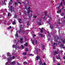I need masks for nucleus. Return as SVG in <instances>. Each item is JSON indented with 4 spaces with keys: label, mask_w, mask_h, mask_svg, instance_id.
<instances>
[{
    "label": "nucleus",
    "mask_w": 65,
    "mask_h": 65,
    "mask_svg": "<svg viewBox=\"0 0 65 65\" xmlns=\"http://www.w3.org/2000/svg\"><path fill=\"white\" fill-rule=\"evenodd\" d=\"M27 6H25V7L26 8V9L27 10V13H30V12H32V10L31 11L30 10V7H29L28 8H27Z\"/></svg>",
    "instance_id": "obj_1"
},
{
    "label": "nucleus",
    "mask_w": 65,
    "mask_h": 65,
    "mask_svg": "<svg viewBox=\"0 0 65 65\" xmlns=\"http://www.w3.org/2000/svg\"><path fill=\"white\" fill-rule=\"evenodd\" d=\"M28 0H26L24 2H22V3H23L24 4H25V7L26 6H27V5H28Z\"/></svg>",
    "instance_id": "obj_2"
},
{
    "label": "nucleus",
    "mask_w": 65,
    "mask_h": 65,
    "mask_svg": "<svg viewBox=\"0 0 65 65\" xmlns=\"http://www.w3.org/2000/svg\"><path fill=\"white\" fill-rule=\"evenodd\" d=\"M10 10L11 12H12V11H13L14 12H15V11L14 10V8H12V6H10Z\"/></svg>",
    "instance_id": "obj_3"
},
{
    "label": "nucleus",
    "mask_w": 65,
    "mask_h": 65,
    "mask_svg": "<svg viewBox=\"0 0 65 65\" xmlns=\"http://www.w3.org/2000/svg\"><path fill=\"white\" fill-rule=\"evenodd\" d=\"M41 23H42V21H41V20H40L39 21H38L37 23H38V25H41Z\"/></svg>",
    "instance_id": "obj_4"
},
{
    "label": "nucleus",
    "mask_w": 65,
    "mask_h": 65,
    "mask_svg": "<svg viewBox=\"0 0 65 65\" xmlns=\"http://www.w3.org/2000/svg\"><path fill=\"white\" fill-rule=\"evenodd\" d=\"M7 55L8 57H9V58L10 59H11V55L10 54V53H7Z\"/></svg>",
    "instance_id": "obj_5"
},
{
    "label": "nucleus",
    "mask_w": 65,
    "mask_h": 65,
    "mask_svg": "<svg viewBox=\"0 0 65 65\" xmlns=\"http://www.w3.org/2000/svg\"><path fill=\"white\" fill-rule=\"evenodd\" d=\"M17 45H13V48H15L16 50H17Z\"/></svg>",
    "instance_id": "obj_6"
},
{
    "label": "nucleus",
    "mask_w": 65,
    "mask_h": 65,
    "mask_svg": "<svg viewBox=\"0 0 65 65\" xmlns=\"http://www.w3.org/2000/svg\"><path fill=\"white\" fill-rule=\"evenodd\" d=\"M58 54V52H57L56 51H55L54 52V53H53V54L54 55H56V54Z\"/></svg>",
    "instance_id": "obj_7"
},
{
    "label": "nucleus",
    "mask_w": 65,
    "mask_h": 65,
    "mask_svg": "<svg viewBox=\"0 0 65 65\" xmlns=\"http://www.w3.org/2000/svg\"><path fill=\"white\" fill-rule=\"evenodd\" d=\"M36 58H37L36 60H37V61L38 60H39V59L40 58V57H39V56H37L36 57Z\"/></svg>",
    "instance_id": "obj_8"
},
{
    "label": "nucleus",
    "mask_w": 65,
    "mask_h": 65,
    "mask_svg": "<svg viewBox=\"0 0 65 65\" xmlns=\"http://www.w3.org/2000/svg\"><path fill=\"white\" fill-rule=\"evenodd\" d=\"M20 43H23V39H22V38H21L20 39Z\"/></svg>",
    "instance_id": "obj_9"
},
{
    "label": "nucleus",
    "mask_w": 65,
    "mask_h": 65,
    "mask_svg": "<svg viewBox=\"0 0 65 65\" xmlns=\"http://www.w3.org/2000/svg\"><path fill=\"white\" fill-rule=\"evenodd\" d=\"M19 27L20 29H23V27H22V25L21 24L20 26H19Z\"/></svg>",
    "instance_id": "obj_10"
},
{
    "label": "nucleus",
    "mask_w": 65,
    "mask_h": 65,
    "mask_svg": "<svg viewBox=\"0 0 65 65\" xmlns=\"http://www.w3.org/2000/svg\"><path fill=\"white\" fill-rule=\"evenodd\" d=\"M39 63H40V65H43V64H42V61L41 60H40V61L39 62Z\"/></svg>",
    "instance_id": "obj_11"
},
{
    "label": "nucleus",
    "mask_w": 65,
    "mask_h": 65,
    "mask_svg": "<svg viewBox=\"0 0 65 65\" xmlns=\"http://www.w3.org/2000/svg\"><path fill=\"white\" fill-rule=\"evenodd\" d=\"M24 45H25V46H26V47L28 46V42H26L25 44H24Z\"/></svg>",
    "instance_id": "obj_12"
},
{
    "label": "nucleus",
    "mask_w": 65,
    "mask_h": 65,
    "mask_svg": "<svg viewBox=\"0 0 65 65\" xmlns=\"http://www.w3.org/2000/svg\"><path fill=\"white\" fill-rule=\"evenodd\" d=\"M31 40L32 42V43L33 44H34V41H35V40H33L32 39H31Z\"/></svg>",
    "instance_id": "obj_13"
},
{
    "label": "nucleus",
    "mask_w": 65,
    "mask_h": 65,
    "mask_svg": "<svg viewBox=\"0 0 65 65\" xmlns=\"http://www.w3.org/2000/svg\"><path fill=\"white\" fill-rule=\"evenodd\" d=\"M15 61H13L12 63L11 64H12V65H14L15 64Z\"/></svg>",
    "instance_id": "obj_14"
},
{
    "label": "nucleus",
    "mask_w": 65,
    "mask_h": 65,
    "mask_svg": "<svg viewBox=\"0 0 65 65\" xmlns=\"http://www.w3.org/2000/svg\"><path fill=\"white\" fill-rule=\"evenodd\" d=\"M53 26H54L52 25H50V28H51V29H53Z\"/></svg>",
    "instance_id": "obj_15"
},
{
    "label": "nucleus",
    "mask_w": 65,
    "mask_h": 65,
    "mask_svg": "<svg viewBox=\"0 0 65 65\" xmlns=\"http://www.w3.org/2000/svg\"><path fill=\"white\" fill-rule=\"evenodd\" d=\"M21 20H22V19H21V18H20L19 19L18 21L19 23H21Z\"/></svg>",
    "instance_id": "obj_16"
},
{
    "label": "nucleus",
    "mask_w": 65,
    "mask_h": 65,
    "mask_svg": "<svg viewBox=\"0 0 65 65\" xmlns=\"http://www.w3.org/2000/svg\"><path fill=\"white\" fill-rule=\"evenodd\" d=\"M60 12H61V9H60V11H58L57 12V13H59Z\"/></svg>",
    "instance_id": "obj_17"
},
{
    "label": "nucleus",
    "mask_w": 65,
    "mask_h": 65,
    "mask_svg": "<svg viewBox=\"0 0 65 65\" xmlns=\"http://www.w3.org/2000/svg\"><path fill=\"white\" fill-rule=\"evenodd\" d=\"M60 6H59L58 7H56V8H57V9L59 10V9H60Z\"/></svg>",
    "instance_id": "obj_18"
},
{
    "label": "nucleus",
    "mask_w": 65,
    "mask_h": 65,
    "mask_svg": "<svg viewBox=\"0 0 65 65\" xmlns=\"http://www.w3.org/2000/svg\"><path fill=\"white\" fill-rule=\"evenodd\" d=\"M12 24L13 25H15L16 24V23H15V22L14 21H13L12 23Z\"/></svg>",
    "instance_id": "obj_19"
},
{
    "label": "nucleus",
    "mask_w": 65,
    "mask_h": 65,
    "mask_svg": "<svg viewBox=\"0 0 65 65\" xmlns=\"http://www.w3.org/2000/svg\"><path fill=\"white\" fill-rule=\"evenodd\" d=\"M27 12H26V11H24V14L25 15H27Z\"/></svg>",
    "instance_id": "obj_20"
},
{
    "label": "nucleus",
    "mask_w": 65,
    "mask_h": 65,
    "mask_svg": "<svg viewBox=\"0 0 65 65\" xmlns=\"http://www.w3.org/2000/svg\"><path fill=\"white\" fill-rule=\"evenodd\" d=\"M33 18L36 19L37 18V16L36 15H34L33 16Z\"/></svg>",
    "instance_id": "obj_21"
},
{
    "label": "nucleus",
    "mask_w": 65,
    "mask_h": 65,
    "mask_svg": "<svg viewBox=\"0 0 65 65\" xmlns=\"http://www.w3.org/2000/svg\"><path fill=\"white\" fill-rule=\"evenodd\" d=\"M8 62H10V61H11V59H10L9 58H8Z\"/></svg>",
    "instance_id": "obj_22"
},
{
    "label": "nucleus",
    "mask_w": 65,
    "mask_h": 65,
    "mask_svg": "<svg viewBox=\"0 0 65 65\" xmlns=\"http://www.w3.org/2000/svg\"><path fill=\"white\" fill-rule=\"evenodd\" d=\"M44 14H45V15H46V16H47V12H45Z\"/></svg>",
    "instance_id": "obj_23"
},
{
    "label": "nucleus",
    "mask_w": 65,
    "mask_h": 65,
    "mask_svg": "<svg viewBox=\"0 0 65 65\" xmlns=\"http://www.w3.org/2000/svg\"><path fill=\"white\" fill-rule=\"evenodd\" d=\"M32 15H33V14H31L30 16H29V18H31L32 16Z\"/></svg>",
    "instance_id": "obj_24"
},
{
    "label": "nucleus",
    "mask_w": 65,
    "mask_h": 65,
    "mask_svg": "<svg viewBox=\"0 0 65 65\" xmlns=\"http://www.w3.org/2000/svg\"><path fill=\"white\" fill-rule=\"evenodd\" d=\"M42 48H43V50H44V45H43L42 46Z\"/></svg>",
    "instance_id": "obj_25"
},
{
    "label": "nucleus",
    "mask_w": 65,
    "mask_h": 65,
    "mask_svg": "<svg viewBox=\"0 0 65 65\" xmlns=\"http://www.w3.org/2000/svg\"><path fill=\"white\" fill-rule=\"evenodd\" d=\"M22 31V29H20V31H19V33H21V31Z\"/></svg>",
    "instance_id": "obj_26"
},
{
    "label": "nucleus",
    "mask_w": 65,
    "mask_h": 65,
    "mask_svg": "<svg viewBox=\"0 0 65 65\" xmlns=\"http://www.w3.org/2000/svg\"><path fill=\"white\" fill-rule=\"evenodd\" d=\"M23 54L24 55H26V53H23Z\"/></svg>",
    "instance_id": "obj_27"
},
{
    "label": "nucleus",
    "mask_w": 65,
    "mask_h": 65,
    "mask_svg": "<svg viewBox=\"0 0 65 65\" xmlns=\"http://www.w3.org/2000/svg\"><path fill=\"white\" fill-rule=\"evenodd\" d=\"M24 64H27V62L26 61H24Z\"/></svg>",
    "instance_id": "obj_28"
},
{
    "label": "nucleus",
    "mask_w": 65,
    "mask_h": 65,
    "mask_svg": "<svg viewBox=\"0 0 65 65\" xmlns=\"http://www.w3.org/2000/svg\"><path fill=\"white\" fill-rule=\"evenodd\" d=\"M40 36H41V37H42V36H43V35H42V34H40Z\"/></svg>",
    "instance_id": "obj_29"
},
{
    "label": "nucleus",
    "mask_w": 65,
    "mask_h": 65,
    "mask_svg": "<svg viewBox=\"0 0 65 65\" xmlns=\"http://www.w3.org/2000/svg\"><path fill=\"white\" fill-rule=\"evenodd\" d=\"M15 36H16V37H18V34H16L15 35Z\"/></svg>",
    "instance_id": "obj_30"
},
{
    "label": "nucleus",
    "mask_w": 65,
    "mask_h": 65,
    "mask_svg": "<svg viewBox=\"0 0 65 65\" xmlns=\"http://www.w3.org/2000/svg\"><path fill=\"white\" fill-rule=\"evenodd\" d=\"M43 19L44 20H46V18H45V16H44L43 17Z\"/></svg>",
    "instance_id": "obj_31"
},
{
    "label": "nucleus",
    "mask_w": 65,
    "mask_h": 65,
    "mask_svg": "<svg viewBox=\"0 0 65 65\" xmlns=\"http://www.w3.org/2000/svg\"><path fill=\"white\" fill-rule=\"evenodd\" d=\"M28 50V49L27 48H26L25 49V51L27 52H28V50Z\"/></svg>",
    "instance_id": "obj_32"
},
{
    "label": "nucleus",
    "mask_w": 65,
    "mask_h": 65,
    "mask_svg": "<svg viewBox=\"0 0 65 65\" xmlns=\"http://www.w3.org/2000/svg\"><path fill=\"white\" fill-rule=\"evenodd\" d=\"M57 59H61V58H60V57H57L56 58Z\"/></svg>",
    "instance_id": "obj_33"
},
{
    "label": "nucleus",
    "mask_w": 65,
    "mask_h": 65,
    "mask_svg": "<svg viewBox=\"0 0 65 65\" xmlns=\"http://www.w3.org/2000/svg\"><path fill=\"white\" fill-rule=\"evenodd\" d=\"M6 65H9V64H8V62H7L6 63Z\"/></svg>",
    "instance_id": "obj_34"
},
{
    "label": "nucleus",
    "mask_w": 65,
    "mask_h": 65,
    "mask_svg": "<svg viewBox=\"0 0 65 65\" xmlns=\"http://www.w3.org/2000/svg\"><path fill=\"white\" fill-rule=\"evenodd\" d=\"M38 50L37 49V51H36V53H37V55H38Z\"/></svg>",
    "instance_id": "obj_35"
},
{
    "label": "nucleus",
    "mask_w": 65,
    "mask_h": 65,
    "mask_svg": "<svg viewBox=\"0 0 65 65\" xmlns=\"http://www.w3.org/2000/svg\"><path fill=\"white\" fill-rule=\"evenodd\" d=\"M55 44H56V45H57V43H54V45H55Z\"/></svg>",
    "instance_id": "obj_36"
},
{
    "label": "nucleus",
    "mask_w": 65,
    "mask_h": 65,
    "mask_svg": "<svg viewBox=\"0 0 65 65\" xmlns=\"http://www.w3.org/2000/svg\"><path fill=\"white\" fill-rule=\"evenodd\" d=\"M35 43H36V44H38V42H37V41L36 40V41Z\"/></svg>",
    "instance_id": "obj_37"
},
{
    "label": "nucleus",
    "mask_w": 65,
    "mask_h": 65,
    "mask_svg": "<svg viewBox=\"0 0 65 65\" xmlns=\"http://www.w3.org/2000/svg\"><path fill=\"white\" fill-rule=\"evenodd\" d=\"M55 41H56V42H58V41H57V40L56 39H55L54 40Z\"/></svg>",
    "instance_id": "obj_38"
},
{
    "label": "nucleus",
    "mask_w": 65,
    "mask_h": 65,
    "mask_svg": "<svg viewBox=\"0 0 65 65\" xmlns=\"http://www.w3.org/2000/svg\"><path fill=\"white\" fill-rule=\"evenodd\" d=\"M10 13L9 12L8 13V17H9V15H10Z\"/></svg>",
    "instance_id": "obj_39"
},
{
    "label": "nucleus",
    "mask_w": 65,
    "mask_h": 65,
    "mask_svg": "<svg viewBox=\"0 0 65 65\" xmlns=\"http://www.w3.org/2000/svg\"><path fill=\"white\" fill-rule=\"evenodd\" d=\"M14 4L15 5V6H16V5H17V3H14Z\"/></svg>",
    "instance_id": "obj_40"
},
{
    "label": "nucleus",
    "mask_w": 65,
    "mask_h": 65,
    "mask_svg": "<svg viewBox=\"0 0 65 65\" xmlns=\"http://www.w3.org/2000/svg\"><path fill=\"white\" fill-rule=\"evenodd\" d=\"M60 5L61 6H62V5H63V4H62V2H61L60 4Z\"/></svg>",
    "instance_id": "obj_41"
},
{
    "label": "nucleus",
    "mask_w": 65,
    "mask_h": 65,
    "mask_svg": "<svg viewBox=\"0 0 65 65\" xmlns=\"http://www.w3.org/2000/svg\"><path fill=\"white\" fill-rule=\"evenodd\" d=\"M41 32V33H43V31H42V29H40Z\"/></svg>",
    "instance_id": "obj_42"
},
{
    "label": "nucleus",
    "mask_w": 65,
    "mask_h": 65,
    "mask_svg": "<svg viewBox=\"0 0 65 65\" xmlns=\"http://www.w3.org/2000/svg\"><path fill=\"white\" fill-rule=\"evenodd\" d=\"M17 17V16L16 15H14V18H16Z\"/></svg>",
    "instance_id": "obj_43"
},
{
    "label": "nucleus",
    "mask_w": 65,
    "mask_h": 65,
    "mask_svg": "<svg viewBox=\"0 0 65 65\" xmlns=\"http://www.w3.org/2000/svg\"><path fill=\"white\" fill-rule=\"evenodd\" d=\"M53 47L54 49H55V45H53Z\"/></svg>",
    "instance_id": "obj_44"
},
{
    "label": "nucleus",
    "mask_w": 65,
    "mask_h": 65,
    "mask_svg": "<svg viewBox=\"0 0 65 65\" xmlns=\"http://www.w3.org/2000/svg\"><path fill=\"white\" fill-rule=\"evenodd\" d=\"M63 15H64V13H61V16H63Z\"/></svg>",
    "instance_id": "obj_45"
},
{
    "label": "nucleus",
    "mask_w": 65,
    "mask_h": 65,
    "mask_svg": "<svg viewBox=\"0 0 65 65\" xmlns=\"http://www.w3.org/2000/svg\"><path fill=\"white\" fill-rule=\"evenodd\" d=\"M36 35H35L34 34H33V36H34V37H35V36H36Z\"/></svg>",
    "instance_id": "obj_46"
},
{
    "label": "nucleus",
    "mask_w": 65,
    "mask_h": 65,
    "mask_svg": "<svg viewBox=\"0 0 65 65\" xmlns=\"http://www.w3.org/2000/svg\"><path fill=\"white\" fill-rule=\"evenodd\" d=\"M50 21H47V22L48 23V24H50Z\"/></svg>",
    "instance_id": "obj_47"
},
{
    "label": "nucleus",
    "mask_w": 65,
    "mask_h": 65,
    "mask_svg": "<svg viewBox=\"0 0 65 65\" xmlns=\"http://www.w3.org/2000/svg\"><path fill=\"white\" fill-rule=\"evenodd\" d=\"M63 3H65V1H64V0H62Z\"/></svg>",
    "instance_id": "obj_48"
},
{
    "label": "nucleus",
    "mask_w": 65,
    "mask_h": 65,
    "mask_svg": "<svg viewBox=\"0 0 65 65\" xmlns=\"http://www.w3.org/2000/svg\"><path fill=\"white\" fill-rule=\"evenodd\" d=\"M12 59H15V57L14 56H13V58Z\"/></svg>",
    "instance_id": "obj_49"
},
{
    "label": "nucleus",
    "mask_w": 65,
    "mask_h": 65,
    "mask_svg": "<svg viewBox=\"0 0 65 65\" xmlns=\"http://www.w3.org/2000/svg\"><path fill=\"white\" fill-rule=\"evenodd\" d=\"M57 65H60V63H58Z\"/></svg>",
    "instance_id": "obj_50"
},
{
    "label": "nucleus",
    "mask_w": 65,
    "mask_h": 65,
    "mask_svg": "<svg viewBox=\"0 0 65 65\" xmlns=\"http://www.w3.org/2000/svg\"><path fill=\"white\" fill-rule=\"evenodd\" d=\"M54 40H55V39H56V37H55L54 36Z\"/></svg>",
    "instance_id": "obj_51"
},
{
    "label": "nucleus",
    "mask_w": 65,
    "mask_h": 65,
    "mask_svg": "<svg viewBox=\"0 0 65 65\" xmlns=\"http://www.w3.org/2000/svg\"><path fill=\"white\" fill-rule=\"evenodd\" d=\"M21 47H24V46H23V45H21Z\"/></svg>",
    "instance_id": "obj_52"
},
{
    "label": "nucleus",
    "mask_w": 65,
    "mask_h": 65,
    "mask_svg": "<svg viewBox=\"0 0 65 65\" xmlns=\"http://www.w3.org/2000/svg\"><path fill=\"white\" fill-rule=\"evenodd\" d=\"M18 3L20 4H22L21 3V2H18Z\"/></svg>",
    "instance_id": "obj_53"
},
{
    "label": "nucleus",
    "mask_w": 65,
    "mask_h": 65,
    "mask_svg": "<svg viewBox=\"0 0 65 65\" xmlns=\"http://www.w3.org/2000/svg\"><path fill=\"white\" fill-rule=\"evenodd\" d=\"M55 57H54L53 58V61H55Z\"/></svg>",
    "instance_id": "obj_54"
},
{
    "label": "nucleus",
    "mask_w": 65,
    "mask_h": 65,
    "mask_svg": "<svg viewBox=\"0 0 65 65\" xmlns=\"http://www.w3.org/2000/svg\"><path fill=\"white\" fill-rule=\"evenodd\" d=\"M9 28L10 29H11V26H9Z\"/></svg>",
    "instance_id": "obj_55"
},
{
    "label": "nucleus",
    "mask_w": 65,
    "mask_h": 65,
    "mask_svg": "<svg viewBox=\"0 0 65 65\" xmlns=\"http://www.w3.org/2000/svg\"><path fill=\"white\" fill-rule=\"evenodd\" d=\"M29 22H28L27 24V25L28 26V25H29Z\"/></svg>",
    "instance_id": "obj_56"
},
{
    "label": "nucleus",
    "mask_w": 65,
    "mask_h": 65,
    "mask_svg": "<svg viewBox=\"0 0 65 65\" xmlns=\"http://www.w3.org/2000/svg\"><path fill=\"white\" fill-rule=\"evenodd\" d=\"M24 59H26V57H24Z\"/></svg>",
    "instance_id": "obj_57"
},
{
    "label": "nucleus",
    "mask_w": 65,
    "mask_h": 65,
    "mask_svg": "<svg viewBox=\"0 0 65 65\" xmlns=\"http://www.w3.org/2000/svg\"><path fill=\"white\" fill-rule=\"evenodd\" d=\"M50 33H49L48 34H47V35H48V36H50Z\"/></svg>",
    "instance_id": "obj_58"
},
{
    "label": "nucleus",
    "mask_w": 65,
    "mask_h": 65,
    "mask_svg": "<svg viewBox=\"0 0 65 65\" xmlns=\"http://www.w3.org/2000/svg\"><path fill=\"white\" fill-rule=\"evenodd\" d=\"M45 62H44L43 63V65H45Z\"/></svg>",
    "instance_id": "obj_59"
},
{
    "label": "nucleus",
    "mask_w": 65,
    "mask_h": 65,
    "mask_svg": "<svg viewBox=\"0 0 65 65\" xmlns=\"http://www.w3.org/2000/svg\"><path fill=\"white\" fill-rule=\"evenodd\" d=\"M61 46H63V45L61 44Z\"/></svg>",
    "instance_id": "obj_60"
},
{
    "label": "nucleus",
    "mask_w": 65,
    "mask_h": 65,
    "mask_svg": "<svg viewBox=\"0 0 65 65\" xmlns=\"http://www.w3.org/2000/svg\"><path fill=\"white\" fill-rule=\"evenodd\" d=\"M63 59H64V60H65V56H64V57H63Z\"/></svg>",
    "instance_id": "obj_61"
},
{
    "label": "nucleus",
    "mask_w": 65,
    "mask_h": 65,
    "mask_svg": "<svg viewBox=\"0 0 65 65\" xmlns=\"http://www.w3.org/2000/svg\"><path fill=\"white\" fill-rule=\"evenodd\" d=\"M9 4H11V2L9 3Z\"/></svg>",
    "instance_id": "obj_62"
},
{
    "label": "nucleus",
    "mask_w": 65,
    "mask_h": 65,
    "mask_svg": "<svg viewBox=\"0 0 65 65\" xmlns=\"http://www.w3.org/2000/svg\"><path fill=\"white\" fill-rule=\"evenodd\" d=\"M23 31L24 32L25 31V30H23Z\"/></svg>",
    "instance_id": "obj_63"
},
{
    "label": "nucleus",
    "mask_w": 65,
    "mask_h": 65,
    "mask_svg": "<svg viewBox=\"0 0 65 65\" xmlns=\"http://www.w3.org/2000/svg\"><path fill=\"white\" fill-rule=\"evenodd\" d=\"M9 27H7V29H9Z\"/></svg>",
    "instance_id": "obj_64"
}]
</instances>
